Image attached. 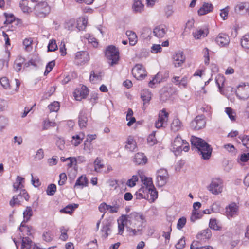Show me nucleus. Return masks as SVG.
<instances>
[{"mask_svg": "<svg viewBox=\"0 0 249 249\" xmlns=\"http://www.w3.org/2000/svg\"><path fill=\"white\" fill-rule=\"evenodd\" d=\"M191 143L193 146L197 149L204 160H208L210 158L212 149L204 140L198 137L192 136L191 139Z\"/></svg>", "mask_w": 249, "mask_h": 249, "instance_id": "obj_1", "label": "nucleus"}, {"mask_svg": "<svg viewBox=\"0 0 249 249\" xmlns=\"http://www.w3.org/2000/svg\"><path fill=\"white\" fill-rule=\"evenodd\" d=\"M209 227L211 229L214 230H219L221 228L218 224V222L215 218L211 219L209 222Z\"/></svg>", "mask_w": 249, "mask_h": 249, "instance_id": "obj_50", "label": "nucleus"}, {"mask_svg": "<svg viewBox=\"0 0 249 249\" xmlns=\"http://www.w3.org/2000/svg\"><path fill=\"white\" fill-rule=\"evenodd\" d=\"M213 9V6L212 4L208 3H205L202 7H201L198 10V14L199 15H205L211 11H212Z\"/></svg>", "mask_w": 249, "mask_h": 249, "instance_id": "obj_23", "label": "nucleus"}, {"mask_svg": "<svg viewBox=\"0 0 249 249\" xmlns=\"http://www.w3.org/2000/svg\"><path fill=\"white\" fill-rule=\"evenodd\" d=\"M118 223L123 224L124 226L128 224V215H122L121 216L118 220Z\"/></svg>", "mask_w": 249, "mask_h": 249, "instance_id": "obj_63", "label": "nucleus"}, {"mask_svg": "<svg viewBox=\"0 0 249 249\" xmlns=\"http://www.w3.org/2000/svg\"><path fill=\"white\" fill-rule=\"evenodd\" d=\"M0 83L3 88L5 89H10V85L9 81L7 77H3L0 78Z\"/></svg>", "mask_w": 249, "mask_h": 249, "instance_id": "obj_61", "label": "nucleus"}, {"mask_svg": "<svg viewBox=\"0 0 249 249\" xmlns=\"http://www.w3.org/2000/svg\"><path fill=\"white\" fill-rule=\"evenodd\" d=\"M60 230L61 232L60 239L64 241L67 240L68 238V235L67 234L68 229L62 226L60 227Z\"/></svg>", "mask_w": 249, "mask_h": 249, "instance_id": "obj_54", "label": "nucleus"}, {"mask_svg": "<svg viewBox=\"0 0 249 249\" xmlns=\"http://www.w3.org/2000/svg\"><path fill=\"white\" fill-rule=\"evenodd\" d=\"M215 41L219 46H226L229 44L230 40L227 35L220 33L216 37Z\"/></svg>", "mask_w": 249, "mask_h": 249, "instance_id": "obj_17", "label": "nucleus"}, {"mask_svg": "<svg viewBox=\"0 0 249 249\" xmlns=\"http://www.w3.org/2000/svg\"><path fill=\"white\" fill-rule=\"evenodd\" d=\"M128 231L131 236L141 235L142 233V227L133 228L131 226L128 228Z\"/></svg>", "mask_w": 249, "mask_h": 249, "instance_id": "obj_39", "label": "nucleus"}, {"mask_svg": "<svg viewBox=\"0 0 249 249\" xmlns=\"http://www.w3.org/2000/svg\"><path fill=\"white\" fill-rule=\"evenodd\" d=\"M169 114L165 109H163L159 114L158 120L155 122V126L157 128L165 127L167 125Z\"/></svg>", "mask_w": 249, "mask_h": 249, "instance_id": "obj_6", "label": "nucleus"}, {"mask_svg": "<svg viewBox=\"0 0 249 249\" xmlns=\"http://www.w3.org/2000/svg\"><path fill=\"white\" fill-rule=\"evenodd\" d=\"M208 33V30L206 28L200 29L196 30L193 35L195 39H199L206 37Z\"/></svg>", "mask_w": 249, "mask_h": 249, "instance_id": "obj_22", "label": "nucleus"}, {"mask_svg": "<svg viewBox=\"0 0 249 249\" xmlns=\"http://www.w3.org/2000/svg\"><path fill=\"white\" fill-rule=\"evenodd\" d=\"M88 94V90L86 86H82L80 89H77L73 92V96L77 101H80L86 97Z\"/></svg>", "mask_w": 249, "mask_h": 249, "instance_id": "obj_16", "label": "nucleus"}, {"mask_svg": "<svg viewBox=\"0 0 249 249\" xmlns=\"http://www.w3.org/2000/svg\"><path fill=\"white\" fill-rule=\"evenodd\" d=\"M83 38L87 40L89 43L91 44L93 47H97L98 43L97 41V39L92 35L89 34H86L83 36Z\"/></svg>", "mask_w": 249, "mask_h": 249, "instance_id": "obj_34", "label": "nucleus"}, {"mask_svg": "<svg viewBox=\"0 0 249 249\" xmlns=\"http://www.w3.org/2000/svg\"><path fill=\"white\" fill-rule=\"evenodd\" d=\"M20 6L24 13H29L31 11V8L28 6V1L26 0H22L20 2Z\"/></svg>", "mask_w": 249, "mask_h": 249, "instance_id": "obj_49", "label": "nucleus"}, {"mask_svg": "<svg viewBox=\"0 0 249 249\" xmlns=\"http://www.w3.org/2000/svg\"><path fill=\"white\" fill-rule=\"evenodd\" d=\"M123 202L122 199L114 200L112 202V205H108L107 210L111 213H117L120 207L122 205Z\"/></svg>", "mask_w": 249, "mask_h": 249, "instance_id": "obj_18", "label": "nucleus"}, {"mask_svg": "<svg viewBox=\"0 0 249 249\" xmlns=\"http://www.w3.org/2000/svg\"><path fill=\"white\" fill-rule=\"evenodd\" d=\"M147 142L151 146L156 143L157 140L155 138V132H152V133L149 135L147 138Z\"/></svg>", "mask_w": 249, "mask_h": 249, "instance_id": "obj_60", "label": "nucleus"}, {"mask_svg": "<svg viewBox=\"0 0 249 249\" xmlns=\"http://www.w3.org/2000/svg\"><path fill=\"white\" fill-rule=\"evenodd\" d=\"M24 220L23 222H27L33 215V211L31 207H27L23 213Z\"/></svg>", "mask_w": 249, "mask_h": 249, "instance_id": "obj_36", "label": "nucleus"}, {"mask_svg": "<svg viewBox=\"0 0 249 249\" xmlns=\"http://www.w3.org/2000/svg\"><path fill=\"white\" fill-rule=\"evenodd\" d=\"M56 191V186L54 184H50L46 190V193L48 195L53 196Z\"/></svg>", "mask_w": 249, "mask_h": 249, "instance_id": "obj_56", "label": "nucleus"}, {"mask_svg": "<svg viewBox=\"0 0 249 249\" xmlns=\"http://www.w3.org/2000/svg\"><path fill=\"white\" fill-rule=\"evenodd\" d=\"M105 54L107 58L111 61V65L117 63L119 59V52L118 48L113 45L109 46L106 49Z\"/></svg>", "mask_w": 249, "mask_h": 249, "instance_id": "obj_3", "label": "nucleus"}, {"mask_svg": "<svg viewBox=\"0 0 249 249\" xmlns=\"http://www.w3.org/2000/svg\"><path fill=\"white\" fill-rule=\"evenodd\" d=\"M24 178L18 176L16 181L14 183L13 186L14 191H17L19 189H21L23 187L22 182L24 181Z\"/></svg>", "mask_w": 249, "mask_h": 249, "instance_id": "obj_29", "label": "nucleus"}, {"mask_svg": "<svg viewBox=\"0 0 249 249\" xmlns=\"http://www.w3.org/2000/svg\"><path fill=\"white\" fill-rule=\"evenodd\" d=\"M88 19L84 17L80 18L77 20L76 28L79 30H84L87 25Z\"/></svg>", "mask_w": 249, "mask_h": 249, "instance_id": "obj_31", "label": "nucleus"}, {"mask_svg": "<svg viewBox=\"0 0 249 249\" xmlns=\"http://www.w3.org/2000/svg\"><path fill=\"white\" fill-rule=\"evenodd\" d=\"M84 137L85 134L83 133H80L79 134L73 136L71 141V144L75 146H78L81 143Z\"/></svg>", "mask_w": 249, "mask_h": 249, "instance_id": "obj_26", "label": "nucleus"}, {"mask_svg": "<svg viewBox=\"0 0 249 249\" xmlns=\"http://www.w3.org/2000/svg\"><path fill=\"white\" fill-rule=\"evenodd\" d=\"M138 181V177L137 175H134L132 177L129 179L127 182L126 185L130 187H133L136 185V183Z\"/></svg>", "mask_w": 249, "mask_h": 249, "instance_id": "obj_55", "label": "nucleus"}, {"mask_svg": "<svg viewBox=\"0 0 249 249\" xmlns=\"http://www.w3.org/2000/svg\"><path fill=\"white\" fill-rule=\"evenodd\" d=\"M182 126V123L177 118H175L171 124V129L175 132L180 130Z\"/></svg>", "mask_w": 249, "mask_h": 249, "instance_id": "obj_30", "label": "nucleus"}, {"mask_svg": "<svg viewBox=\"0 0 249 249\" xmlns=\"http://www.w3.org/2000/svg\"><path fill=\"white\" fill-rule=\"evenodd\" d=\"M168 27L164 24H161L154 28L153 33L159 38H163L168 31Z\"/></svg>", "mask_w": 249, "mask_h": 249, "instance_id": "obj_15", "label": "nucleus"}, {"mask_svg": "<svg viewBox=\"0 0 249 249\" xmlns=\"http://www.w3.org/2000/svg\"><path fill=\"white\" fill-rule=\"evenodd\" d=\"M89 60V56L86 51H80L75 54L74 63L78 65H83Z\"/></svg>", "mask_w": 249, "mask_h": 249, "instance_id": "obj_7", "label": "nucleus"}, {"mask_svg": "<svg viewBox=\"0 0 249 249\" xmlns=\"http://www.w3.org/2000/svg\"><path fill=\"white\" fill-rule=\"evenodd\" d=\"M53 238V235L50 231H44L42 234V238L44 241L47 242H51Z\"/></svg>", "mask_w": 249, "mask_h": 249, "instance_id": "obj_48", "label": "nucleus"}, {"mask_svg": "<svg viewBox=\"0 0 249 249\" xmlns=\"http://www.w3.org/2000/svg\"><path fill=\"white\" fill-rule=\"evenodd\" d=\"M102 79V75L101 72H95L92 71L90 73L89 80L93 83H96L98 81H100Z\"/></svg>", "mask_w": 249, "mask_h": 249, "instance_id": "obj_35", "label": "nucleus"}, {"mask_svg": "<svg viewBox=\"0 0 249 249\" xmlns=\"http://www.w3.org/2000/svg\"><path fill=\"white\" fill-rule=\"evenodd\" d=\"M147 158L142 153H137L135 154L134 158V162L138 165H143L147 162Z\"/></svg>", "mask_w": 249, "mask_h": 249, "instance_id": "obj_19", "label": "nucleus"}, {"mask_svg": "<svg viewBox=\"0 0 249 249\" xmlns=\"http://www.w3.org/2000/svg\"><path fill=\"white\" fill-rule=\"evenodd\" d=\"M132 73L134 77L137 80H142L146 76V71L142 64H136L132 70Z\"/></svg>", "mask_w": 249, "mask_h": 249, "instance_id": "obj_11", "label": "nucleus"}, {"mask_svg": "<svg viewBox=\"0 0 249 249\" xmlns=\"http://www.w3.org/2000/svg\"><path fill=\"white\" fill-rule=\"evenodd\" d=\"M211 231L210 229H206L201 231L196 236L198 239L203 240L205 239H208L211 236Z\"/></svg>", "mask_w": 249, "mask_h": 249, "instance_id": "obj_25", "label": "nucleus"}, {"mask_svg": "<svg viewBox=\"0 0 249 249\" xmlns=\"http://www.w3.org/2000/svg\"><path fill=\"white\" fill-rule=\"evenodd\" d=\"M125 149L133 152L137 148V144L132 136H129L126 142Z\"/></svg>", "mask_w": 249, "mask_h": 249, "instance_id": "obj_20", "label": "nucleus"}, {"mask_svg": "<svg viewBox=\"0 0 249 249\" xmlns=\"http://www.w3.org/2000/svg\"><path fill=\"white\" fill-rule=\"evenodd\" d=\"M8 124V119L4 116H0V131H2L4 129Z\"/></svg>", "mask_w": 249, "mask_h": 249, "instance_id": "obj_57", "label": "nucleus"}, {"mask_svg": "<svg viewBox=\"0 0 249 249\" xmlns=\"http://www.w3.org/2000/svg\"><path fill=\"white\" fill-rule=\"evenodd\" d=\"M133 112L132 110L129 108L126 115V120L127 121H129L127 124L129 126H131L132 124L136 122V119L133 117Z\"/></svg>", "mask_w": 249, "mask_h": 249, "instance_id": "obj_42", "label": "nucleus"}, {"mask_svg": "<svg viewBox=\"0 0 249 249\" xmlns=\"http://www.w3.org/2000/svg\"><path fill=\"white\" fill-rule=\"evenodd\" d=\"M126 35L127 36L130 45L133 46L137 42V36L136 33L132 31L128 30L126 32Z\"/></svg>", "mask_w": 249, "mask_h": 249, "instance_id": "obj_28", "label": "nucleus"}, {"mask_svg": "<svg viewBox=\"0 0 249 249\" xmlns=\"http://www.w3.org/2000/svg\"><path fill=\"white\" fill-rule=\"evenodd\" d=\"M128 224L133 228H143V224L146 220L143 215L140 213L133 212L128 214Z\"/></svg>", "mask_w": 249, "mask_h": 249, "instance_id": "obj_2", "label": "nucleus"}, {"mask_svg": "<svg viewBox=\"0 0 249 249\" xmlns=\"http://www.w3.org/2000/svg\"><path fill=\"white\" fill-rule=\"evenodd\" d=\"M236 94L239 98L243 100L247 99L249 97V84L245 83L238 86Z\"/></svg>", "mask_w": 249, "mask_h": 249, "instance_id": "obj_10", "label": "nucleus"}, {"mask_svg": "<svg viewBox=\"0 0 249 249\" xmlns=\"http://www.w3.org/2000/svg\"><path fill=\"white\" fill-rule=\"evenodd\" d=\"M248 6V3L247 2L240 3L235 6V11L236 13H240L244 10L247 11Z\"/></svg>", "mask_w": 249, "mask_h": 249, "instance_id": "obj_45", "label": "nucleus"}, {"mask_svg": "<svg viewBox=\"0 0 249 249\" xmlns=\"http://www.w3.org/2000/svg\"><path fill=\"white\" fill-rule=\"evenodd\" d=\"M225 112L231 121H235L236 119V113L231 107H226Z\"/></svg>", "mask_w": 249, "mask_h": 249, "instance_id": "obj_52", "label": "nucleus"}, {"mask_svg": "<svg viewBox=\"0 0 249 249\" xmlns=\"http://www.w3.org/2000/svg\"><path fill=\"white\" fill-rule=\"evenodd\" d=\"M202 53L204 58V63L205 64L208 65L210 61L209 50L207 48H205L203 50Z\"/></svg>", "mask_w": 249, "mask_h": 249, "instance_id": "obj_62", "label": "nucleus"}, {"mask_svg": "<svg viewBox=\"0 0 249 249\" xmlns=\"http://www.w3.org/2000/svg\"><path fill=\"white\" fill-rule=\"evenodd\" d=\"M144 5L140 0H134L132 6L133 11L135 13H141L143 11Z\"/></svg>", "mask_w": 249, "mask_h": 249, "instance_id": "obj_24", "label": "nucleus"}, {"mask_svg": "<svg viewBox=\"0 0 249 249\" xmlns=\"http://www.w3.org/2000/svg\"><path fill=\"white\" fill-rule=\"evenodd\" d=\"M140 178L143 183L142 186L148 188H154V186L153 184L152 179L151 178H148L143 176H141Z\"/></svg>", "mask_w": 249, "mask_h": 249, "instance_id": "obj_37", "label": "nucleus"}, {"mask_svg": "<svg viewBox=\"0 0 249 249\" xmlns=\"http://www.w3.org/2000/svg\"><path fill=\"white\" fill-rule=\"evenodd\" d=\"M239 208L235 203H231L225 208V215L230 219L238 215Z\"/></svg>", "mask_w": 249, "mask_h": 249, "instance_id": "obj_13", "label": "nucleus"}, {"mask_svg": "<svg viewBox=\"0 0 249 249\" xmlns=\"http://www.w3.org/2000/svg\"><path fill=\"white\" fill-rule=\"evenodd\" d=\"M206 121L205 117L203 115H198L191 123V128L196 130H198L204 128L205 126Z\"/></svg>", "mask_w": 249, "mask_h": 249, "instance_id": "obj_12", "label": "nucleus"}, {"mask_svg": "<svg viewBox=\"0 0 249 249\" xmlns=\"http://www.w3.org/2000/svg\"><path fill=\"white\" fill-rule=\"evenodd\" d=\"M20 238H22V249H28L31 247L32 240L28 237H24L20 236Z\"/></svg>", "mask_w": 249, "mask_h": 249, "instance_id": "obj_40", "label": "nucleus"}, {"mask_svg": "<svg viewBox=\"0 0 249 249\" xmlns=\"http://www.w3.org/2000/svg\"><path fill=\"white\" fill-rule=\"evenodd\" d=\"M110 227L111 223L109 222H107L104 225L101 230L102 232V236L105 238H107L109 234V232H110Z\"/></svg>", "mask_w": 249, "mask_h": 249, "instance_id": "obj_33", "label": "nucleus"}, {"mask_svg": "<svg viewBox=\"0 0 249 249\" xmlns=\"http://www.w3.org/2000/svg\"><path fill=\"white\" fill-rule=\"evenodd\" d=\"M241 45L246 49H249V35H245L241 39Z\"/></svg>", "mask_w": 249, "mask_h": 249, "instance_id": "obj_46", "label": "nucleus"}, {"mask_svg": "<svg viewBox=\"0 0 249 249\" xmlns=\"http://www.w3.org/2000/svg\"><path fill=\"white\" fill-rule=\"evenodd\" d=\"M223 189V181L219 178H213L210 184L207 186V189L214 195H217L221 193Z\"/></svg>", "mask_w": 249, "mask_h": 249, "instance_id": "obj_4", "label": "nucleus"}, {"mask_svg": "<svg viewBox=\"0 0 249 249\" xmlns=\"http://www.w3.org/2000/svg\"><path fill=\"white\" fill-rule=\"evenodd\" d=\"M48 108L50 112H57L60 108V104L57 101H54L48 105Z\"/></svg>", "mask_w": 249, "mask_h": 249, "instance_id": "obj_47", "label": "nucleus"}, {"mask_svg": "<svg viewBox=\"0 0 249 249\" xmlns=\"http://www.w3.org/2000/svg\"><path fill=\"white\" fill-rule=\"evenodd\" d=\"M141 98L144 102V105L148 103L151 98V92L147 89H144L141 93Z\"/></svg>", "mask_w": 249, "mask_h": 249, "instance_id": "obj_38", "label": "nucleus"}, {"mask_svg": "<svg viewBox=\"0 0 249 249\" xmlns=\"http://www.w3.org/2000/svg\"><path fill=\"white\" fill-rule=\"evenodd\" d=\"M88 184V179L86 177L81 176L76 181L74 187L81 186L83 188L84 186H86Z\"/></svg>", "mask_w": 249, "mask_h": 249, "instance_id": "obj_41", "label": "nucleus"}, {"mask_svg": "<svg viewBox=\"0 0 249 249\" xmlns=\"http://www.w3.org/2000/svg\"><path fill=\"white\" fill-rule=\"evenodd\" d=\"M239 138L241 140L243 145L247 148H249V136L240 135Z\"/></svg>", "mask_w": 249, "mask_h": 249, "instance_id": "obj_53", "label": "nucleus"}, {"mask_svg": "<svg viewBox=\"0 0 249 249\" xmlns=\"http://www.w3.org/2000/svg\"><path fill=\"white\" fill-rule=\"evenodd\" d=\"M94 164V170L97 172H100L101 170L104 166V164L102 163V160L99 157L96 158V159L95 160Z\"/></svg>", "mask_w": 249, "mask_h": 249, "instance_id": "obj_44", "label": "nucleus"}, {"mask_svg": "<svg viewBox=\"0 0 249 249\" xmlns=\"http://www.w3.org/2000/svg\"><path fill=\"white\" fill-rule=\"evenodd\" d=\"M149 195H150V199L153 202L158 197V192L156 191L155 187L154 188H150L148 191Z\"/></svg>", "mask_w": 249, "mask_h": 249, "instance_id": "obj_58", "label": "nucleus"}, {"mask_svg": "<svg viewBox=\"0 0 249 249\" xmlns=\"http://www.w3.org/2000/svg\"><path fill=\"white\" fill-rule=\"evenodd\" d=\"M78 207V204H73L67 205L64 208L60 210L61 213L71 214L72 213L75 209Z\"/></svg>", "mask_w": 249, "mask_h": 249, "instance_id": "obj_32", "label": "nucleus"}, {"mask_svg": "<svg viewBox=\"0 0 249 249\" xmlns=\"http://www.w3.org/2000/svg\"><path fill=\"white\" fill-rule=\"evenodd\" d=\"M185 60V56L182 51L176 52L173 56V64L175 67H181Z\"/></svg>", "mask_w": 249, "mask_h": 249, "instance_id": "obj_14", "label": "nucleus"}, {"mask_svg": "<svg viewBox=\"0 0 249 249\" xmlns=\"http://www.w3.org/2000/svg\"><path fill=\"white\" fill-rule=\"evenodd\" d=\"M87 118L86 111L82 110L80 111L79 115L78 124L81 128L86 127L87 124Z\"/></svg>", "mask_w": 249, "mask_h": 249, "instance_id": "obj_21", "label": "nucleus"}, {"mask_svg": "<svg viewBox=\"0 0 249 249\" xmlns=\"http://www.w3.org/2000/svg\"><path fill=\"white\" fill-rule=\"evenodd\" d=\"M186 140H182L179 136H177L172 144L171 150L176 155H179L182 151V147Z\"/></svg>", "mask_w": 249, "mask_h": 249, "instance_id": "obj_9", "label": "nucleus"}, {"mask_svg": "<svg viewBox=\"0 0 249 249\" xmlns=\"http://www.w3.org/2000/svg\"><path fill=\"white\" fill-rule=\"evenodd\" d=\"M203 216V213L201 211H193L190 220L191 222H194L196 220L201 218Z\"/></svg>", "mask_w": 249, "mask_h": 249, "instance_id": "obj_43", "label": "nucleus"}, {"mask_svg": "<svg viewBox=\"0 0 249 249\" xmlns=\"http://www.w3.org/2000/svg\"><path fill=\"white\" fill-rule=\"evenodd\" d=\"M224 81L225 78L222 75L219 74L215 77V82L219 89L222 88Z\"/></svg>", "mask_w": 249, "mask_h": 249, "instance_id": "obj_51", "label": "nucleus"}, {"mask_svg": "<svg viewBox=\"0 0 249 249\" xmlns=\"http://www.w3.org/2000/svg\"><path fill=\"white\" fill-rule=\"evenodd\" d=\"M57 49V45L55 39H51L50 40L48 45V51H54Z\"/></svg>", "mask_w": 249, "mask_h": 249, "instance_id": "obj_59", "label": "nucleus"}, {"mask_svg": "<svg viewBox=\"0 0 249 249\" xmlns=\"http://www.w3.org/2000/svg\"><path fill=\"white\" fill-rule=\"evenodd\" d=\"M75 27V21L73 19L70 20L66 22L65 28L68 30L72 31Z\"/></svg>", "mask_w": 249, "mask_h": 249, "instance_id": "obj_64", "label": "nucleus"}, {"mask_svg": "<svg viewBox=\"0 0 249 249\" xmlns=\"http://www.w3.org/2000/svg\"><path fill=\"white\" fill-rule=\"evenodd\" d=\"M35 14L39 18H44L51 11V8L46 1H41L37 3L34 8Z\"/></svg>", "mask_w": 249, "mask_h": 249, "instance_id": "obj_5", "label": "nucleus"}, {"mask_svg": "<svg viewBox=\"0 0 249 249\" xmlns=\"http://www.w3.org/2000/svg\"><path fill=\"white\" fill-rule=\"evenodd\" d=\"M24 223L22 222L19 228L20 231L21 232V235L20 236L23 237L24 236L31 235V228L25 225Z\"/></svg>", "mask_w": 249, "mask_h": 249, "instance_id": "obj_27", "label": "nucleus"}, {"mask_svg": "<svg viewBox=\"0 0 249 249\" xmlns=\"http://www.w3.org/2000/svg\"><path fill=\"white\" fill-rule=\"evenodd\" d=\"M167 171L164 169H160L157 173V183L159 186L162 187L166 184L168 179Z\"/></svg>", "mask_w": 249, "mask_h": 249, "instance_id": "obj_8", "label": "nucleus"}]
</instances>
